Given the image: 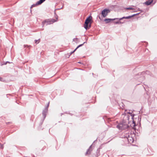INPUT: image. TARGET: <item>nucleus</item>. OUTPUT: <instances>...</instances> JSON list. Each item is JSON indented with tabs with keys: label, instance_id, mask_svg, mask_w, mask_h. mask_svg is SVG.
I'll return each instance as SVG.
<instances>
[{
	"label": "nucleus",
	"instance_id": "obj_1",
	"mask_svg": "<svg viewBox=\"0 0 157 157\" xmlns=\"http://www.w3.org/2000/svg\"><path fill=\"white\" fill-rule=\"evenodd\" d=\"M125 113L122 115V117L123 118L122 123H120L117 126V127L119 129H124L127 128L128 127V124L130 123L129 120V117H130L132 120L133 126L136 125L135 121H134L133 118L134 115L132 113L125 111Z\"/></svg>",
	"mask_w": 157,
	"mask_h": 157
},
{
	"label": "nucleus",
	"instance_id": "obj_2",
	"mask_svg": "<svg viewBox=\"0 0 157 157\" xmlns=\"http://www.w3.org/2000/svg\"><path fill=\"white\" fill-rule=\"evenodd\" d=\"M56 21L54 19H46L42 22V24L43 27L45 24H46V25H50Z\"/></svg>",
	"mask_w": 157,
	"mask_h": 157
},
{
	"label": "nucleus",
	"instance_id": "obj_3",
	"mask_svg": "<svg viewBox=\"0 0 157 157\" xmlns=\"http://www.w3.org/2000/svg\"><path fill=\"white\" fill-rule=\"evenodd\" d=\"M125 134L124 138H126L128 143H132L134 141V140L132 136V135L131 134H127V133Z\"/></svg>",
	"mask_w": 157,
	"mask_h": 157
},
{
	"label": "nucleus",
	"instance_id": "obj_4",
	"mask_svg": "<svg viewBox=\"0 0 157 157\" xmlns=\"http://www.w3.org/2000/svg\"><path fill=\"white\" fill-rule=\"evenodd\" d=\"M92 17L91 16H89L85 20L84 25V27L86 30L89 29V28H90V25H89V27H88V24L90 21L92 19Z\"/></svg>",
	"mask_w": 157,
	"mask_h": 157
},
{
	"label": "nucleus",
	"instance_id": "obj_5",
	"mask_svg": "<svg viewBox=\"0 0 157 157\" xmlns=\"http://www.w3.org/2000/svg\"><path fill=\"white\" fill-rule=\"evenodd\" d=\"M110 12V10L109 9H104L101 12V14L103 17H105L108 15V13Z\"/></svg>",
	"mask_w": 157,
	"mask_h": 157
},
{
	"label": "nucleus",
	"instance_id": "obj_6",
	"mask_svg": "<svg viewBox=\"0 0 157 157\" xmlns=\"http://www.w3.org/2000/svg\"><path fill=\"white\" fill-rule=\"evenodd\" d=\"M139 13H138V14H134V15H133L132 16H128V17H124L122 18H118V19H119V21H120V20H121L122 19H124V18H125V19H130V18H131L132 17H133L134 16L136 15H137V14H138Z\"/></svg>",
	"mask_w": 157,
	"mask_h": 157
},
{
	"label": "nucleus",
	"instance_id": "obj_7",
	"mask_svg": "<svg viewBox=\"0 0 157 157\" xmlns=\"http://www.w3.org/2000/svg\"><path fill=\"white\" fill-rule=\"evenodd\" d=\"M118 18H114V19H110V18H107L105 19L104 21L106 23H108L109 22L111 21H113V20H114L116 19H118Z\"/></svg>",
	"mask_w": 157,
	"mask_h": 157
},
{
	"label": "nucleus",
	"instance_id": "obj_8",
	"mask_svg": "<svg viewBox=\"0 0 157 157\" xmlns=\"http://www.w3.org/2000/svg\"><path fill=\"white\" fill-rule=\"evenodd\" d=\"M92 147V145H91L89 147V148L87 149L86 153V155H89L90 154L91 151H92V150L91 149V148Z\"/></svg>",
	"mask_w": 157,
	"mask_h": 157
},
{
	"label": "nucleus",
	"instance_id": "obj_9",
	"mask_svg": "<svg viewBox=\"0 0 157 157\" xmlns=\"http://www.w3.org/2000/svg\"><path fill=\"white\" fill-rule=\"evenodd\" d=\"M47 111H48V108H46L43 111L42 114H43V116L44 117V118H45L46 117V113L47 112Z\"/></svg>",
	"mask_w": 157,
	"mask_h": 157
},
{
	"label": "nucleus",
	"instance_id": "obj_10",
	"mask_svg": "<svg viewBox=\"0 0 157 157\" xmlns=\"http://www.w3.org/2000/svg\"><path fill=\"white\" fill-rule=\"evenodd\" d=\"M47 111H48V108H46L43 111L42 114H43V116L44 117V118H45L46 117V113L47 112Z\"/></svg>",
	"mask_w": 157,
	"mask_h": 157
},
{
	"label": "nucleus",
	"instance_id": "obj_11",
	"mask_svg": "<svg viewBox=\"0 0 157 157\" xmlns=\"http://www.w3.org/2000/svg\"><path fill=\"white\" fill-rule=\"evenodd\" d=\"M153 2L152 0H148V1L146 2H145V4H146L147 5H150Z\"/></svg>",
	"mask_w": 157,
	"mask_h": 157
},
{
	"label": "nucleus",
	"instance_id": "obj_12",
	"mask_svg": "<svg viewBox=\"0 0 157 157\" xmlns=\"http://www.w3.org/2000/svg\"><path fill=\"white\" fill-rule=\"evenodd\" d=\"M46 0H39V1L37 2V4L39 5L41 4L42 3L44 2Z\"/></svg>",
	"mask_w": 157,
	"mask_h": 157
},
{
	"label": "nucleus",
	"instance_id": "obj_13",
	"mask_svg": "<svg viewBox=\"0 0 157 157\" xmlns=\"http://www.w3.org/2000/svg\"><path fill=\"white\" fill-rule=\"evenodd\" d=\"M37 5H39L37 4V2H36L35 4H33L31 6V8H32L33 7L36 6Z\"/></svg>",
	"mask_w": 157,
	"mask_h": 157
},
{
	"label": "nucleus",
	"instance_id": "obj_14",
	"mask_svg": "<svg viewBox=\"0 0 157 157\" xmlns=\"http://www.w3.org/2000/svg\"><path fill=\"white\" fill-rule=\"evenodd\" d=\"M127 10H134V8H132V7H128L126 8Z\"/></svg>",
	"mask_w": 157,
	"mask_h": 157
},
{
	"label": "nucleus",
	"instance_id": "obj_15",
	"mask_svg": "<svg viewBox=\"0 0 157 157\" xmlns=\"http://www.w3.org/2000/svg\"><path fill=\"white\" fill-rule=\"evenodd\" d=\"M85 43V42H84L82 44H80L79 45H78L76 48L75 49H76V50L78 48H79V47H81V46H82L83 44H84V43Z\"/></svg>",
	"mask_w": 157,
	"mask_h": 157
},
{
	"label": "nucleus",
	"instance_id": "obj_16",
	"mask_svg": "<svg viewBox=\"0 0 157 157\" xmlns=\"http://www.w3.org/2000/svg\"><path fill=\"white\" fill-rule=\"evenodd\" d=\"M40 41V40L39 39L38 40H35V42L36 44H38Z\"/></svg>",
	"mask_w": 157,
	"mask_h": 157
},
{
	"label": "nucleus",
	"instance_id": "obj_17",
	"mask_svg": "<svg viewBox=\"0 0 157 157\" xmlns=\"http://www.w3.org/2000/svg\"><path fill=\"white\" fill-rule=\"evenodd\" d=\"M115 23L116 24H119L121 23V22L120 21H117V22H115Z\"/></svg>",
	"mask_w": 157,
	"mask_h": 157
},
{
	"label": "nucleus",
	"instance_id": "obj_18",
	"mask_svg": "<svg viewBox=\"0 0 157 157\" xmlns=\"http://www.w3.org/2000/svg\"><path fill=\"white\" fill-rule=\"evenodd\" d=\"M76 50V49H75L72 52H71V53H70V55H71V54H72L74 52H75V51Z\"/></svg>",
	"mask_w": 157,
	"mask_h": 157
},
{
	"label": "nucleus",
	"instance_id": "obj_19",
	"mask_svg": "<svg viewBox=\"0 0 157 157\" xmlns=\"http://www.w3.org/2000/svg\"><path fill=\"white\" fill-rule=\"evenodd\" d=\"M7 63H10L8 61H7L5 63H4V64L6 65Z\"/></svg>",
	"mask_w": 157,
	"mask_h": 157
},
{
	"label": "nucleus",
	"instance_id": "obj_20",
	"mask_svg": "<svg viewBox=\"0 0 157 157\" xmlns=\"http://www.w3.org/2000/svg\"><path fill=\"white\" fill-rule=\"evenodd\" d=\"M1 148L3 149V146L2 144H1Z\"/></svg>",
	"mask_w": 157,
	"mask_h": 157
},
{
	"label": "nucleus",
	"instance_id": "obj_21",
	"mask_svg": "<svg viewBox=\"0 0 157 157\" xmlns=\"http://www.w3.org/2000/svg\"><path fill=\"white\" fill-rule=\"evenodd\" d=\"M56 21H57L58 20V17L57 16V17H56Z\"/></svg>",
	"mask_w": 157,
	"mask_h": 157
},
{
	"label": "nucleus",
	"instance_id": "obj_22",
	"mask_svg": "<svg viewBox=\"0 0 157 157\" xmlns=\"http://www.w3.org/2000/svg\"><path fill=\"white\" fill-rule=\"evenodd\" d=\"M26 46H27V45H24V47L25 48Z\"/></svg>",
	"mask_w": 157,
	"mask_h": 157
},
{
	"label": "nucleus",
	"instance_id": "obj_23",
	"mask_svg": "<svg viewBox=\"0 0 157 157\" xmlns=\"http://www.w3.org/2000/svg\"><path fill=\"white\" fill-rule=\"evenodd\" d=\"M49 103H48V106H47V107H48V105H49Z\"/></svg>",
	"mask_w": 157,
	"mask_h": 157
},
{
	"label": "nucleus",
	"instance_id": "obj_24",
	"mask_svg": "<svg viewBox=\"0 0 157 157\" xmlns=\"http://www.w3.org/2000/svg\"><path fill=\"white\" fill-rule=\"evenodd\" d=\"M99 18L100 19H101V18H100V16H99Z\"/></svg>",
	"mask_w": 157,
	"mask_h": 157
},
{
	"label": "nucleus",
	"instance_id": "obj_25",
	"mask_svg": "<svg viewBox=\"0 0 157 157\" xmlns=\"http://www.w3.org/2000/svg\"><path fill=\"white\" fill-rule=\"evenodd\" d=\"M75 39H76L77 40V38H75Z\"/></svg>",
	"mask_w": 157,
	"mask_h": 157
}]
</instances>
